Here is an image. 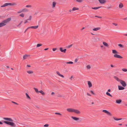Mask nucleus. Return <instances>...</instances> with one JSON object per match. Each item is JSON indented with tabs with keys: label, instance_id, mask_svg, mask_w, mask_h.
Here are the masks:
<instances>
[{
	"label": "nucleus",
	"instance_id": "nucleus-15",
	"mask_svg": "<svg viewBox=\"0 0 127 127\" xmlns=\"http://www.w3.org/2000/svg\"><path fill=\"white\" fill-rule=\"evenodd\" d=\"M99 2L101 4H103L106 2L105 0H98Z\"/></svg>",
	"mask_w": 127,
	"mask_h": 127
},
{
	"label": "nucleus",
	"instance_id": "nucleus-53",
	"mask_svg": "<svg viewBox=\"0 0 127 127\" xmlns=\"http://www.w3.org/2000/svg\"><path fill=\"white\" fill-rule=\"evenodd\" d=\"M73 76H71V77L69 78L70 80H72V78H73Z\"/></svg>",
	"mask_w": 127,
	"mask_h": 127
},
{
	"label": "nucleus",
	"instance_id": "nucleus-31",
	"mask_svg": "<svg viewBox=\"0 0 127 127\" xmlns=\"http://www.w3.org/2000/svg\"><path fill=\"white\" fill-rule=\"evenodd\" d=\"M19 16L22 17H23L24 16V13H22L20 14Z\"/></svg>",
	"mask_w": 127,
	"mask_h": 127
},
{
	"label": "nucleus",
	"instance_id": "nucleus-41",
	"mask_svg": "<svg viewBox=\"0 0 127 127\" xmlns=\"http://www.w3.org/2000/svg\"><path fill=\"white\" fill-rule=\"evenodd\" d=\"M118 46L121 47H123V46L121 44H118Z\"/></svg>",
	"mask_w": 127,
	"mask_h": 127
},
{
	"label": "nucleus",
	"instance_id": "nucleus-36",
	"mask_svg": "<svg viewBox=\"0 0 127 127\" xmlns=\"http://www.w3.org/2000/svg\"><path fill=\"white\" fill-rule=\"evenodd\" d=\"M122 70L124 72H127V69L126 68H123L122 69Z\"/></svg>",
	"mask_w": 127,
	"mask_h": 127
},
{
	"label": "nucleus",
	"instance_id": "nucleus-8",
	"mask_svg": "<svg viewBox=\"0 0 127 127\" xmlns=\"http://www.w3.org/2000/svg\"><path fill=\"white\" fill-rule=\"evenodd\" d=\"M102 111L106 113L108 115L110 116H112L111 114L109 112H108L107 110H103Z\"/></svg>",
	"mask_w": 127,
	"mask_h": 127
},
{
	"label": "nucleus",
	"instance_id": "nucleus-28",
	"mask_svg": "<svg viewBox=\"0 0 127 127\" xmlns=\"http://www.w3.org/2000/svg\"><path fill=\"white\" fill-rule=\"evenodd\" d=\"M106 94L108 96H111V97L112 96L110 94V93H108V92H106Z\"/></svg>",
	"mask_w": 127,
	"mask_h": 127
},
{
	"label": "nucleus",
	"instance_id": "nucleus-44",
	"mask_svg": "<svg viewBox=\"0 0 127 127\" xmlns=\"http://www.w3.org/2000/svg\"><path fill=\"white\" fill-rule=\"evenodd\" d=\"M76 1L79 2H82L83 1V0H76Z\"/></svg>",
	"mask_w": 127,
	"mask_h": 127
},
{
	"label": "nucleus",
	"instance_id": "nucleus-58",
	"mask_svg": "<svg viewBox=\"0 0 127 127\" xmlns=\"http://www.w3.org/2000/svg\"><path fill=\"white\" fill-rule=\"evenodd\" d=\"M110 66H111V67H114V66L112 64H111Z\"/></svg>",
	"mask_w": 127,
	"mask_h": 127
},
{
	"label": "nucleus",
	"instance_id": "nucleus-27",
	"mask_svg": "<svg viewBox=\"0 0 127 127\" xmlns=\"http://www.w3.org/2000/svg\"><path fill=\"white\" fill-rule=\"evenodd\" d=\"M57 96L58 97H63V96L60 94H58Z\"/></svg>",
	"mask_w": 127,
	"mask_h": 127
},
{
	"label": "nucleus",
	"instance_id": "nucleus-59",
	"mask_svg": "<svg viewBox=\"0 0 127 127\" xmlns=\"http://www.w3.org/2000/svg\"><path fill=\"white\" fill-rule=\"evenodd\" d=\"M27 66L29 67H31V66L30 65H27Z\"/></svg>",
	"mask_w": 127,
	"mask_h": 127
},
{
	"label": "nucleus",
	"instance_id": "nucleus-3",
	"mask_svg": "<svg viewBox=\"0 0 127 127\" xmlns=\"http://www.w3.org/2000/svg\"><path fill=\"white\" fill-rule=\"evenodd\" d=\"M11 20L10 18H8L2 21V22L0 23V25L1 27H2L5 26L6 25V23H8Z\"/></svg>",
	"mask_w": 127,
	"mask_h": 127
},
{
	"label": "nucleus",
	"instance_id": "nucleus-23",
	"mask_svg": "<svg viewBox=\"0 0 127 127\" xmlns=\"http://www.w3.org/2000/svg\"><path fill=\"white\" fill-rule=\"evenodd\" d=\"M26 98L27 99H28L30 100L31 99V97H30L29 95L27 93H26Z\"/></svg>",
	"mask_w": 127,
	"mask_h": 127
},
{
	"label": "nucleus",
	"instance_id": "nucleus-6",
	"mask_svg": "<svg viewBox=\"0 0 127 127\" xmlns=\"http://www.w3.org/2000/svg\"><path fill=\"white\" fill-rule=\"evenodd\" d=\"M74 109V108H68L66 109V110L69 112L72 113L73 112Z\"/></svg>",
	"mask_w": 127,
	"mask_h": 127
},
{
	"label": "nucleus",
	"instance_id": "nucleus-34",
	"mask_svg": "<svg viewBox=\"0 0 127 127\" xmlns=\"http://www.w3.org/2000/svg\"><path fill=\"white\" fill-rule=\"evenodd\" d=\"M42 45L41 44H38L37 45H36V47H40Z\"/></svg>",
	"mask_w": 127,
	"mask_h": 127
},
{
	"label": "nucleus",
	"instance_id": "nucleus-56",
	"mask_svg": "<svg viewBox=\"0 0 127 127\" xmlns=\"http://www.w3.org/2000/svg\"><path fill=\"white\" fill-rule=\"evenodd\" d=\"M123 19L124 20H127V17L124 18Z\"/></svg>",
	"mask_w": 127,
	"mask_h": 127
},
{
	"label": "nucleus",
	"instance_id": "nucleus-40",
	"mask_svg": "<svg viewBox=\"0 0 127 127\" xmlns=\"http://www.w3.org/2000/svg\"><path fill=\"white\" fill-rule=\"evenodd\" d=\"M55 94V93L54 92H52L51 93V95H52V96H54Z\"/></svg>",
	"mask_w": 127,
	"mask_h": 127
},
{
	"label": "nucleus",
	"instance_id": "nucleus-18",
	"mask_svg": "<svg viewBox=\"0 0 127 127\" xmlns=\"http://www.w3.org/2000/svg\"><path fill=\"white\" fill-rule=\"evenodd\" d=\"M118 88L119 90H123L125 89L124 87L120 86H118Z\"/></svg>",
	"mask_w": 127,
	"mask_h": 127
},
{
	"label": "nucleus",
	"instance_id": "nucleus-52",
	"mask_svg": "<svg viewBox=\"0 0 127 127\" xmlns=\"http://www.w3.org/2000/svg\"><path fill=\"white\" fill-rule=\"evenodd\" d=\"M56 50H57L56 48H53L52 49L53 51H55Z\"/></svg>",
	"mask_w": 127,
	"mask_h": 127
},
{
	"label": "nucleus",
	"instance_id": "nucleus-1",
	"mask_svg": "<svg viewBox=\"0 0 127 127\" xmlns=\"http://www.w3.org/2000/svg\"><path fill=\"white\" fill-rule=\"evenodd\" d=\"M112 53L114 54L113 56L114 57L121 59L123 58L122 57L118 54V52L116 50H112Z\"/></svg>",
	"mask_w": 127,
	"mask_h": 127
},
{
	"label": "nucleus",
	"instance_id": "nucleus-42",
	"mask_svg": "<svg viewBox=\"0 0 127 127\" xmlns=\"http://www.w3.org/2000/svg\"><path fill=\"white\" fill-rule=\"evenodd\" d=\"M112 24L113 25H115V26H117L118 25L116 23H112Z\"/></svg>",
	"mask_w": 127,
	"mask_h": 127
},
{
	"label": "nucleus",
	"instance_id": "nucleus-30",
	"mask_svg": "<svg viewBox=\"0 0 127 127\" xmlns=\"http://www.w3.org/2000/svg\"><path fill=\"white\" fill-rule=\"evenodd\" d=\"M101 7V6H99V7H92V8L94 9H98L99 8H100V7Z\"/></svg>",
	"mask_w": 127,
	"mask_h": 127
},
{
	"label": "nucleus",
	"instance_id": "nucleus-20",
	"mask_svg": "<svg viewBox=\"0 0 127 127\" xmlns=\"http://www.w3.org/2000/svg\"><path fill=\"white\" fill-rule=\"evenodd\" d=\"M124 6L123 4L122 3H120L119 5V7L120 8H122Z\"/></svg>",
	"mask_w": 127,
	"mask_h": 127
},
{
	"label": "nucleus",
	"instance_id": "nucleus-11",
	"mask_svg": "<svg viewBox=\"0 0 127 127\" xmlns=\"http://www.w3.org/2000/svg\"><path fill=\"white\" fill-rule=\"evenodd\" d=\"M102 44L106 47H109V45L106 42L103 41L102 42Z\"/></svg>",
	"mask_w": 127,
	"mask_h": 127
},
{
	"label": "nucleus",
	"instance_id": "nucleus-45",
	"mask_svg": "<svg viewBox=\"0 0 127 127\" xmlns=\"http://www.w3.org/2000/svg\"><path fill=\"white\" fill-rule=\"evenodd\" d=\"M72 46V44H71L70 45H68V46L67 47L68 48H69L70 47H71Z\"/></svg>",
	"mask_w": 127,
	"mask_h": 127
},
{
	"label": "nucleus",
	"instance_id": "nucleus-49",
	"mask_svg": "<svg viewBox=\"0 0 127 127\" xmlns=\"http://www.w3.org/2000/svg\"><path fill=\"white\" fill-rule=\"evenodd\" d=\"M78 61V60L77 59H75L74 60V62L75 63H76Z\"/></svg>",
	"mask_w": 127,
	"mask_h": 127
},
{
	"label": "nucleus",
	"instance_id": "nucleus-39",
	"mask_svg": "<svg viewBox=\"0 0 127 127\" xmlns=\"http://www.w3.org/2000/svg\"><path fill=\"white\" fill-rule=\"evenodd\" d=\"M55 114H56L58 115H61V114L59 112H56Z\"/></svg>",
	"mask_w": 127,
	"mask_h": 127
},
{
	"label": "nucleus",
	"instance_id": "nucleus-4",
	"mask_svg": "<svg viewBox=\"0 0 127 127\" xmlns=\"http://www.w3.org/2000/svg\"><path fill=\"white\" fill-rule=\"evenodd\" d=\"M16 4L14 2L12 3H6L4 4L3 5L1 6V7H5L8 5L14 6L16 5Z\"/></svg>",
	"mask_w": 127,
	"mask_h": 127
},
{
	"label": "nucleus",
	"instance_id": "nucleus-24",
	"mask_svg": "<svg viewBox=\"0 0 127 127\" xmlns=\"http://www.w3.org/2000/svg\"><path fill=\"white\" fill-rule=\"evenodd\" d=\"M38 26H31L30 27V28H33L34 29H36L38 28Z\"/></svg>",
	"mask_w": 127,
	"mask_h": 127
},
{
	"label": "nucleus",
	"instance_id": "nucleus-62",
	"mask_svg": "<svg viewBox=\"0 0 127 127\" xmlns=\"http://www.w3.org/2000/svg\"><path fill=\"white\" fill-rule=\"evenodd\" d=\"M85 29V27H83V28L81 29V30H83L84 29Z\"/></svg>",
	"mask_w": 127,
	"mask_h": 127
},
{
	"label": "nucleus",
	"instance_id": "nucleus-9",
	"mask_svg": "<svg viewBox=\"0 0 127 127\" xmlns=\"http://www.w3.org/2000/svg\"><path fill=\"white\" fill-rule=\"evenodd\" d=\"M56 73L59 76L62 77V78H64V76L63 75L61 74L59 71H57L56 72Z\"/></svg>",
	"mask_w": 127,
	"mask_h": 127
},
{
	"label": "nucleus",
	"instance_id": "nucleus-29",
	"mask_svg": "<svg viewBox=\"0 0 127 127\" xmlns=\"http://www.w3.org/2000/svg\"><path fill=\"white\" fill-rule=\"evenodd\" d=\"M78 9L79 8H78L74 7L73 8L72 10L73 11H75L76 10H78Z\"/></svg>",
	"mask_w": 127,
	"mask_h": 127
},
{
	"label": "nucleus",
	"instance_id": "nucleus-48",
	"mask_svg": "<svg viewBox=\"0 0 127 127\" xmlns=\"http://www.w3.org/2000/svg\"><path fill=\"white\" fill-rule=\"evenodd\" d=\"M30 28V27H28V28H27V29L25 30V32H26V31L28 29H29Z\"/></svg>",
	"mask_w": 127,
	"mask_h": 127
},
{
	"label": "nucleus",
	"instance_id": "nucleus-25",
	"mask_svg": "<svg viewBox=\"0 0 127 127\" xmlns=\"http://www.w3.org/2000/svg\"><path fill=\"white\" fill-rule=\"evenodd\" d=\"M28 10L26 8H24L22 10V11L23 12H28Z\"/></svg>",
	"mask_w": 127,
	"mask_h": 127
},
{
	"label": "nucleus",
	"instance_id": "nucleus-54",
	"mask_svg": "<svg viewBox=\"0 0 127 127\" xmlns=\"http://www.w3.org/2000/svg\"><path fill=\"white\" fill-rule=\"evenodd\" d=\"M22 12V11H19L17 13H21Z\"/></svg>",
	"mask_w": 127,
	"mask_h": 127
},
{
	"label": "nucleus",
	"instance_id": "nucleus-57",
	"mask_svg": "<svg viewBox=\"0 0 127 127\" xmlns=\"http://www.w3.org/2000/svg\"><path fill=\"white\" fill-rule=\"evenodd\" d=\"M111 92V90L110 89H109L108 90V92Z\"/></svg>",
	"mask_w": 127,
	"mask_h": 127
},
{
	"label": "nucleus",
	"instance_id": "nucleus-12",
	"mask_svg": "<svg viewBox=\"0 0 127 127\" xmlns=\"http://www.w3.org/2000/svg\"><path fill=\"white\" fill-rule=\"evenodd\" d=\"M30 55L26 54L24 55L23 57V59L24 60L25 59L27 58L28 57L30 56Z\"/></svg>",
	"mask_w": 127,
	"mask_h": 127
},
{
	"label": "nucleus",
	"instance_id": "nucleus-32",
	"mask_svg": "<svg viewBox=\"0 0 127 127\" xmlns=\"http://www.w3.org/2000/svg\"><path fill=\"white\" fill-rule=\"evenodd\" d=\"M86 67H87V69H90L91 68V66L90 65H87V66Z\"/></svg>",
	"mask_w": 127,
	"mask_h": 127
},
{
	"label": "nucleus",
	"instance_id": "nucleus-60",
	"mask_svg": "<svg viewBox=\"0 0 127 127\" xmlns=\"http://www.w3.org/2000/svg\"><path fill=\"white\" fill-rule=\"evenodd\" d=\"M95 17H97L98 18H102L101 17H99V16H95Z\"/></svg>",
	"mask_w": 127,
	"mask_h": 127
},
{
	"label": "nucleus",
	"instance_id": "nucleus-22",
	"mask_svg": "<svg viewBox=\"0 0 127 127\" xmlns=\"http://www.w3.org/2000/svg\"><path fill=\"white\" fill-rule=\"evenodd\" d=\"M113 119L115 120L116 121H118L119 120H122V118H118L116 117H113Z\"/></svg>",
	"mask_w": 127,
	"mask_h": 127
},
{
	"label": "nucleus",
	"instance_id": "nucleus-21",
	"mask_svg": "<svg viewBox=\"0 0 127 127\" xmlns=\"http://www.w3.org/2000/svg\"><path fill=\"white\" fill-rule=\"evenodd\" d=\"M122 101L121 99L117 100H116V102L118 104H120L121 102Z\"/></svg>",
	"mask_w": 127,
	"mask_h": 127
},
{
	"label": "nucleus",
	"instance_id": "nucleus-16",
	"mask_svg": "<svg viewBox=\"0 0 127 127\" xmlns=\"http://www.w3.org/2000/svg\"><path fill=\"white\" fill-rule=\"evenodd\" d=\"M27 72L29 74H32L33 73V71L31 70H28L27 71Z\"/></svg>",
	"mask_w": 127,
	"mask_h": 127
},
{
	"label": "nucleus",
	"instance_id": "nucleus-64",
	"mask_svg": "<svg viewBox=\"0 0 127 127\" xmlns=\"http://www.w3.org/2000/svg\"><path fill=\"white\" fill-rule=\"evenodd\" d=\"M103 45H101L100 46V47L101 48H102L103 47Z\"/></svg>",
	"mask_w": 127,
	"mask_h": 127
},
{
	"label": "nucleus",
	"instance_id": "nucleus-43",
	"mask_svg": "<svg viewBox=\"0 0 127 127\" xmlns=\"http://www.w3.org/2000/svg\"><path fill=\"white\" fill-rule=\"evenodd\" d=\"M49 126V125L48 124H46L44 126L45 127H48Z\"/></svg>",
	"mask_w": 127,
	"mask_h": 127
},
{
	"label": "nucleus",
	"instance_id": "nucleus-63",
	"mask_svg": "<svg viewBox=\"0 0 127 127\" xmlns=\"http://www.w3.org/2000/svg\"><path fill=\"white\" fill-rule=\"evenodd\" d=\"M2 124H3V123L2 122H0V124L2 125Z\"/></svg>",
	"mask_w": 127,
	"mask_h": 127
},
{
	"label": "nucleus",
	"instance_id": "nucleus-13",
	"mask_svg": "<svg viewBox=\"0 0 127 127\" xmlns=\"http://www.w3.org/2000/svg\"><path fill=\"white\" fill-rule=\"evenodd\" d=\"M39 93H40L43 96H44L45 95V93L43 91L40 90L39 91Z\"/></svg>",
	"mask_w": 127,
	"mask_h": 127
},
{
	"label": "nucleus",
	"instance_id": "nucleus-55",
	"mask_svg": "<svg viewBox=\"0 0 127 127\" xmlns=\"http://www.w3.org/2000/svg\"><path fill=\"white\" fill-rule=\"evenodd\" d=\"M111 8V6H107V8L108 9H110Z\"/></svg>",
	"mask_w": 127,
	"mask_h": 127
},
{
	"label": "nucleus",
	"instance_id": "nucleus-33",
	"mask_svg": "<svg viewBox=\"0 0 127 127\" xmlns=\"http://www.w3.org/2000/svg\"><path fill=\"white\" fill-rule=\"evenodd\" d=\"M90 92L92 93V94L94 95H95V94L94 93V91L92 90H91L90 91Z\"/></svg>",
	"mask_w": 127,
	"mask_h": 127
},
{
	"label": "nucleus",
	"instance_id": "nucleus-10",
	"mask_svg": "<svg viewBox=\"0 0 127 127\" xmlns=\"http://www.w3.org/2000/svg\"><path fill=\"white\" fill-rule=\"evenodd\" d=\"M87 83L89 87V88H91L92 86V85L91 82L90 81H87Z\"/></svg>",
	"mask_w": 127,
	"mask_h": 127
},
{
	"label": "nucleus",
	"instance_id": "nucleus-38",
	"mask_svg": "<svg viewBox=\"0 0 127 127\" xmlns=\"http://www.w3.org/2000/svg\"><path fill=\"white\" fill-rule=\"evenodd\" d=\"M86 95L87 96H91V95L89 93L87 92L86 93Z\"/></svg>",
	"mask_w": 127,
	"mask_h": 127
},
{
	"label": "nucleus",
	"instance_id": "nucleus-51",
	"mask_svg": "<svg viewBox=\"0 0 127 127\" xmlns=\"http://www.w3.org/2000/svg\"><path fill=\"white\" fill-rule=\"evenodd\" d=\"M22 21H21V22H20L19 24L17 26V27H18L19 25H20L22 23Z\"/></svg>",
	"mask_w": 127,
	"mask_h": 127
},
{
	"label": "nucleus",
	"instance_id": "nucleus-35",
	"mask_svg": "<svg viewBox=\"0 0 127 127\" xmlns=\"http://www.w3.org/2000/svg\"><path fill=\"white\" fill-rule=\"evenodd\" d=\"M66 63L68 64H73V62H67Z\"/></svg>",
	"mask_w": 127,
	"mask_h": 127
},
{
	"label": "nucleus",
	"instance_id": "nucleus-50",
	"mask_svg": "<svg viewBox=\"0 0 127 127\" xmlns=\"http://www.w3.org/2000/svg\"><path fill=\"white\" fill-rule=\"evenodd\" d=\"M12 102L14 104H16V105H18V103H16L14 102V101H12Z\"/></svg>",
	"mask_w": 127,
	"mask_h": 127
},
{
	"label": "nucleus",
	"instance_id": "nucleus-61",
	"mask_svg": "<svg viewBox=\"0 0 127 127\" xmlns=\"http://www.w3.org/2000/svg\"><path fill=\"white\" fill-rule=\"evenodd\" d=\"M48 48H46L45 49H44V50H48Z\"/></svg>",
	"mask_w": 127,
	"mask_h": 127
},
{
	"label": "nucleus",
	"instance_id": "nucleus-14",
	"mask_svg": "<svg viewBox=\"0 0 127 127\" xmlns=\"http://www.w3.org/2000/svg\"><path fill=\"white\" fill-rule=\"evenodd\" d=\"M71 118H72L73 120L75 121H78L79 119L78 118L74 117L73 116H71Z\"/></svg>",
	"mask_w": 127,
	"mask_h": 127
},
{
	"label": "nucleus",
	"instance_id": "nucleus-26",
	"mask_svg": "<svg viewBox=\"0 0 127 127\" xmlns=\"http://www.w3.org/2000/svg\"><path fill=\"white\" fill-rule=\"evenodd\" d=\"M34 89L36 93H39V91H38V90L37 88H34Z\"/></svg>",
	"mask_w": 127,
	"mask_h": 127
},
{
	"label": "nucleus",
	"instance_id": "nucleus-2",
	"mask_svg": "<svg viewBox=\"0 0 127 127\" xmlns=\"http://www.w3.org/2000/svg\"><path fill=\"white\" fill-rule=\"evenodd\" d=\"M114 78L118 81L120 82V83L124 87H125L126 86V84L125 82L121 80L120 79L114 76Z\"/></svg>",
	"mask_w": 127,
	"mask_h": 127
},
{
	"label": "nucleus",
	"instance_id": "nucleus-19",
	"mask_svg": "<svg viewBox=\"0 0 127 127\" xmlns=\"http://www.w3.org/2000/svg\"><path fill=\"white\" fill-rule=\"evenodd\" d=\"M56 4V3L55 2L53 1V2L52 4V8H54L55 7Z\"/></svg>",
	"mask_w": 127,
	"mask_h": 127
},
{
	"label": "nucleus",
	"instance_id": "nucleus-7",
	"mask_svg": "<svg viewBox=\"0 0 127 127\" xmlns=\"http://www.w3.org/2000/svg\"><path fill=\"white\" fill-rule=\"evenodd\" d=\"M60 51L62 52L65 53L66 52V49H63V48L62 47H61L59 48Z\"/></svg>",
	"mask_w": 127,
	"mask_h": 127
},
{
	"label": "nucleus",
	"instance_id": "nucleus-47",
	"mask_svg": "<svg viewBox=\"0 0 127 127\" xmlns=\"http://www.w3.org/2000/svg\"><path fill=\"white\" fill-rule=\"evenodd\" d=\"M28 19L25 20V21L24 23L25 24L26 23H27L28 22Z\"/></svg>",
	"mask_w": 127,
	"mask_h": 127
},
{
	"label": "nucleus",
	"instance_id": "nucleus-37",
	"mask_svg": "<svg viewBox=\"0 0 127 127\" xmlns=\"http://www.w3.org/2000/svg\"><path fill=\"white\" fill-rule=\"evenodd\" d=\"M26 7L31 8L32 7V6L31 5H26Z\"/></svg>",
	"mask_w": 127,
	"mask_h": 127
},
{
	"label": "nucleus",
	"instance_id": "nucleus-17",
	"mask_svg": "<svg viewBox=\"0 0 127 127\" xmlns=\"http://www.w3.org/2000/svg\"><path fill=\"white\" fill-rule=\"evenodd\" d=\"M100 29V27H98L95 28H94L93 29V30L94 31H97Z\"/></svg>",
	"mask_w": 127,
	"mask_h": 127
},
{
	"label": "nucleus",
	"instance_id": "nucleus-46",
	"mask_svg": "<svg viewBox=\"0 0 127 127\" xmlns=\"http://www.w3.org/2000/svg\"><path fill=\"white\" fill-rule=\"evenodd\" d=\"M32 18V16H29V19H28V20H31Z\"/></svg>",
	"mask_w": 127,
	"mask_h": 127
},
{
	"label": "nucleus",
	"instance_id": "nucleus-5",
	"mask_svg": "<svg viewBox=\"0 0 127 127\" xmlns=\"http://www.w3.org/2000/svg\"><path fill=\"white\" fill-rule=\"evenodd\" d=\"M73 112L77 114H79L81 113V112L79 110L74 109Z\"/></svg>",
	"mask_w": 127,
	"mask_h": 127
}]
</instances>
